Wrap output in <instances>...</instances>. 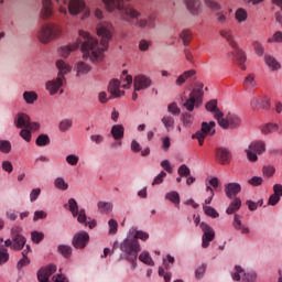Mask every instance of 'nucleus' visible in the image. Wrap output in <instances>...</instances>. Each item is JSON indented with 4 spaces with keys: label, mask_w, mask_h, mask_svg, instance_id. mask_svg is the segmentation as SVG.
Listing matches in <instances>:
<instances>
[{
    "label": "nucleus",
    "mask_w": 282,
    "mask_h": 282,
    "mask_svg": "<svg viewBox=\"0 0 282 282\" xmlns=\"http://www.w3.org/2000/svg\"><path fill=\"white\" fill-rule=\"evenodd\" d=\"M78 34L83 39V58L90 61V63H102L105 52L109 50V41L113 36V25L109 22H100L97 25V35L101 37L100 42L87 31L79 30Z\"/></svg>",
    "instance_id": "obj_1"
},
{
    "label": "nucleus",
    "mask_w": 282,
    "mask_h": 282,
    "mask_svg": "<svg viewBox=\"0 0 282 282\" xmlns=\"http://www.w3.org/2000/svg\"><path fill=\"white\" fill-rule=\"evenodd\" d=\"M102 3L106 7L107 12H120L121 21H135L134 28L139 30H147V28H155V17L148 15L142 17V12L131 6H124V0H102Z\"/></svg>",
    "instance_id": "obj_2"
},
{
    "label": "nucleus",
    "mask_w": 282,
    "mask_h": 282,
    "mask_svg": "<svg viewBox=\"0 0 282 282\" xmlns=\"http://www.w3.org/2000/svg\"><path fill=\"white\" fill-rule=\"evenodd\" d=\"M120 250L122 252L121 257L132 263V268H137L138 254L142 250L140 242L128 234L127 238L120 243Z\"/></svg>",
    "instance_id": "obj_3"
},
{
    "label": "nucleus",
    "mask_w": 282,
    "mask_h": 282,
    "mask_svg": "<svg viewBox=\"0 0 282 282\" xmlns=\"http://www.w3.org/2000/svg\"><path fill=\"white\" fill-rule=\"evenodd\" d=\"M63 33V29L56 24H44L37 32L40 43L47 45L54 39H58Z\"/></svg>",
    "instance_id": "obj_4"
},
{
    "label": "nucleus",
    "mask_w": 282,
    "mask_h": 282,
    "mask_svg": "<svg viewBox=\"0 0 282 282\" xmlns=\"http://www.w3.org/2000/svg\"><path fill=\"white\" fill-rule=\"evenodd\" d=\"M216 120L221 129H239L241 127V118L231 112L224 118V112L217 111Z\"/></svg>",
    "instance_id": "obj_5"
},
{
    "label": "nucleus",
    "mask_w": 282,
    "mask_h": 282,
    "mask_svg": "<svg viewBox=\"0 0 282 282\" xmlns=\"http://www.w3.org/2000/svg\"><path fill=\"white\" fill-rule=\"evenodd\" d=\"M215 127H217V123L215 121H203L200 124V130H198L196 133L192 135L193 140H197L199 147L204 145V141L206 140V137L215 135L216 130Z\"/></svg>",
    "instance_id": "obj_6"
},
{
    "label": "nucleus",
    "mask_w": 282,
    "mask_h": 282,
    "mask_svg": "<svg viewBox=\"0 0 282 282\" xmlns=\"http://www.w3.org/2000/svg\"><path fill=\"white\" fill-rule=\"evenodd\" d=\"M265 152V143L263 141H251L245 149L247 159L250 162H257L259 160L258 155Z\"/></svg>",
    "instance_id": "obj_7"
},
{
    "label": "nucleus",
    "mask_w": 282,
    "mask_h": 282,
    "mask_svg": "<svg viewBox=\"0 0 282 282\" xmlns=\"http://www.w3.org/2000/svg\"><path fill=\"white\" fill-rule=\"evenodd\" d=\"M82 12H84V15L82 19H88V17H90L91 11L89 9H87L85 1L83 0H70L68 2V13L72 17H78V14H80Z\"/></svg>",
    "instance_id": "obj_8"
},
{
    "label": "nucleus",
    "mask_w": 282,
    "mask_h": 282,
    "mask_svg": "<svg viewBox=\"0 0 282 282\" xmlns=\"http://www.w3.org/2000/svg\"><path fill=\"white\" fill-rule=\"evenodd\" d=\"M202 96H204V94L200 89H193L189 93L188 99H186L183 104V107H185V109L188 111H195V108L202 105Z\"/></svg>",
    "instance_id": "obj_9"
},
{
    "label": "nucleus",
    "mask_w": 282,
    "mask_h": 282,
    "mask_svg": "<svg viewBox=\"0 0 282 282\" xmlns=\"http://www.w3.org/2000/svg\"><path fill=\"white\" fill-rule=\"evenodd\" d=\"M153 85V80L151 77L147 75L139 74L134 76L133 79V87L134 91H144L145 89H149Z\"/></svg>",
    "instance_id": "obj_10"
},
{
    "label": "nucleus",
    "mask_w": 282,
    "mask_h": 282,
    "mask_svg": "<svg viewBox=\"0 0 282 282\" xmlns=\"http://www.w3.org/2000/svg\"><path fill=\"white\" fill-rule=\"evenodd\" d=\"M87 243H89V234L87 231H78L73 237V246L77 250H83L87 248Z\"/></svg>",
    "instance_id": "obj_11"
},
{
    "label": "nucleus",
    "mask_w": 282,
    "mask_h": 282,
    "mask_svg": "<svg viewBox=\"0 0 282 282\" xmlns=\"http://www.w3.org/2000/svg\"><path fill=\"white\" fill-rule=\"evenodd\" d=\"M200 229L204 232L202 237V240H203L202 247L208 248V246H210V241L215 239V230H213V228H210V226L206 223L200 224Z\"/></svg>",
    "instance_id": "obj_12"
},
{
    "label": "nucleus",
    "mask_w": 282,
    "mask_h": 282,
    "mask_svg": "<svg viewBox=\"0 0 282 282\" xmlns=\"http://www.w3.org/2000/svg\"><path fill=\"white\" fill-rule=\"evenodd\" d=\"M63 85H65V79H63L59 75L55 79L46 82L45 88L50 96H56Z\"/></svg>",
    "instance_id": "obj_13"
},
{
    "label": "nucleus",
    "mask_w": 282,
    "mask_h": 282,
    "mask_svg": "<svg viewBox=\"0 0 282 282\" xmlns=\"http://www.w3.org/2000/svg\"><path fill=\"white\" fill-rule=\"evenodd\" d=\"M79 47H83V39L80 36L79 39H77L76 42L66 46H62L58 50V54L59 56H62V58H67V56H69L72 52H76V50H78Z\"/></svg>",
    "instance_id": "obj_14"
},
{
    "label": "nucleus",
    "mask_w": 282,
    "mask_h": 282,
    "mask_svg": "<svg viewBox=\"0 0 282 282\" xmlns=\"http://www.w3.org/2000/svg\"><path fill=\"white\" fill-rule=\"evenodd\" d=\"M208 184L209 185H206L205 189L208 195V197L205 199V204L207 205L213 203V197H215V189L219 188V178L212 177L208 180Z\"/></svg>",
    "instance_id": "obj_15"
},
{
    "label": "nucleus",
    "mask_w": 282,
    "mask_h": 282,
    "mask_svg": "<svg viewBox=\"0 0 282 282\" xmlns=\"http://www.w3.org/2000/svg\"><path fill=\"white\" fill-rule=\"evenodd\" d=\"M108 91L112 96V98H122V96H124V90H122L120 79L110 80L108 85Z\"/></svg>",
    "instance_id": "obj_16"
},
{
    "label": "nucleus",
    "mask_w": 282,
    "mask_h": 282,
    "mask_svg": "<svg viewBox=\"0 0 282 282\" xmlns=\"http://www.w3.org/2000/svg\"><path fill=\"white\" fill-rule=\"evenodd\" d=\"M231 158H232V154H230V150L226 148L216 149V160L217 162H219V164H223V165L230 164Z\"/></svg>",
    "instance_id": "obj_17"
},
{
    "label": "nucleus",
    "mask_w": 282,
    "mask_h": 282,
    "mask_svg": "<svg viewBox=\"0 0 282 282\" xmlns=\"http://www.w3.org/2000/svg\"><path fill=\"white\" fill-rule=\"evenodd\" d=\"M54 272H56V265L50 264L37 272V279L40 282H50V276H52Z\"/></svg>",
    "instance_id": "obj_18"
},
{
    "label": "nucleus",
    "mask_w": 282,
    "mask_h": 282,
    "mask_svg": "<svg viewBox=\"0 0 282 282\" xmlns=\"http://www.w3.org/2000/svg\"><path fill=\"white\" fill-rule=\"evenodd\" d=\"M77 221L78 224H82L83 226H88V228L94 229L97 226L96 219L87 220V214L85 213V209H80L77 212Z\"/></svg>",
    "instance_id": "obj_19"
},
{
    "label": "nucleus",
    "mask_w": 282,
    "mask_h": 282,
    "mask_svg": "<svg viewBox=\"0 0 282 282\" xmlns=\"http://www.w3.org/2000/svg\"><path fill=\"white\" fill-rule=\"evenodd\" d=\"M252 109H268L270 107V99L268 97H253L251 99Z\"/></svg>",
    "instance_id": "obj_20"
},
{
    "label": "nucleus",
    "mask_w": 282,
    "mask_h": 282,
    "mask_svg": "<svg viewBox=\"0 0 282 282\" xmlns=\"http://www.w3.org/2000/svg\"><path fill=\"white\" fill-rule=\"evenodd\" d=\"M229 56H236L238 66L240 67V69H242V72H246L247 57L243 51H241L238 46H236V48H234V51L229 53Z\"/></svg>",
    "instance_id": "obj_21"
},
{
    "label": "nucleus",
    "mask_w": 282,
    "mask_h": 282,
    "mask_svg": "<svg viewBox=\"0 0 282 282\" xmlns=\"http://www.w3.org/2000/svg\"><path fill=\"white\" fill-rule=\"evenodd\" d=\"M225 193L229 199H232L241 193V185L239 183H228L225 185Z\"/></svg>",
    "instance_id": "obj_22"
},
{
    "label": "nucleus",
    "mask_w": 282,
    "mask_h": 282,
    "mask_svg": "<svg viewBox=\"0 0 282 282\" xmlns=\"http://www.w3.org/2000/svg\"><path fill=\"white\" fill-rule=\"evenodd\" d=\"M232 225H234L235 230H237L241 235H250V228L248 226L243 225V223H241V217L239 216V214H236L234 216Z\"/></svg>",
    "instance_id": "obj_23"
},
{
    "label": "nucleus",
    "mask_w": 282,
    "mask_h": 282,
    "mask_svg": "<svg viewBox=\"0 0 282 282\" xmlns=\"http://www.w3.org/2000/svg\"><path fill=\"white\" fill-rule=\"evenodd\" d=\"M223 39H226L227 43L232 47V50H237V41H235V35L232 34V30L230 29H223L219 32Z\"/></svg>",
    "instance_id": "obj_24"
},
{
    "label": "nucleus",
    "mask_w": 282,
    "mask_h": 282,
    "mask_svg": "<svg viewBox=\"0 0 282 282\" xmlns=\"http://www.w3.org/2000/svg\"><path fill=\"white\" fill-rule=\"evenodd\" d=\"M184 3L191 14H199L202 12V2L199 0H185Z\"/></svg>",
    "instance_id": "obj_25"
},
{
    "label": "nucleus",
    "mask_w": 282,
    "mask_h": 282,
    "mask_svg": "<svg viewBox=\"0 0 282 282\" xmlns=\"http://www.w3.org/2000/svg\"><path fill=\"white\" fill-rule=\"evenodd\" d=\"M74 72H76V76H87L89 72H91V65L85 63V62H77Z\"/></svg>",
    "instance_id": "obj_26"
},
{
    "label": "nucleus",
    "mask_w": 282,
    "mask_h": 282,
    "mask_svg": "<svg viewBox=\"0 0 282 282\" xmlns=\"http://www.w3.org/2000/svg\"><path fill=\"white\" fill-rule=\"evenodd\" d=\"M56 67L58 69V74L57 76H61L62 79L65 80V75L69 74V72H72V66L67 63H65V61L59 59L56 62Z\"/></svg>",
    "instance_id": "obj_27"
},
{
    "label": "nucleus",
    "mask_w": 282,
    "mask_h": 282,
    "mask_svg": "<svg viewBox=\"0 0 282 282\" xmlns=\"http://www.w3.org/2000/svg\"><path fill=\"white\" fill-rule=\"evenodd\" d=\"M14 124L18 129H28L30 127V117L25 113H20L15 118Z\"/></svg>",
    "instance_id": "obj_28"
},
{
    "label": "nucleus",
    "mask_w": 282,
    "mask_h": 282,
    "mask_svg": "<svg viewBox=\"0 0 282 282\" xmlns=\"http://www.w3.org/2000/svg\"><path fill=\"white\" fill-rule=\"evenodd\" d=\"M264 63L269 69H271V72H279V69H281V63H279V61L271 55L264 56Z\"/></svg>",
    "instance_id": "obj_29"
},
{
    "label": "nucleus",
    "mask_w": 282,
    "mask_h": 282,
    "mask_svg": "<svg viewBox=\"0 0 282 282\" xmlns=\"http://www.w3.org/2000/svg\"><path fill=\"white\" fill-rule=\"evenodd\" d=\"M195 74H196L195 69L185 70L183 74H181L176 78V80H175L176 87H182V85H184V83H186V80H188V78H193V76H195Z\"/></svg>",
    "instance_id": "obj_30"
},
{
    "label": "nucleus",
    "mask_w": 282,
    "mask_h": 282,
    "mask_svg": "<svg viewBox=\"0 0 282 282\" xmlns=\"http://www.w3.org/2000/svg\"><path fill=\"white\" fill-rule=\"evenodd\" d=\"M110 133L113 140H117V141L122 140L124 138V126L122 124L112 126Z\"/></svg>",
    "instance_id": "obj_31"
},
{
    "label": "nucleus",
    "mask_w": 282,
    "mask_h": 282,
    "mask_svg": "<svg viewBox=\"0 0 282 282\" xmlns=\"http://www.w3.org/2000/svg\"><path fill=\"white\" fill-rule=\"evenodd\" d=\"M119 83L122 89H129V87H131V85L133 84V77L129 75L127 70H123L119 79Z\"/></svg>",
    "instance_id": "obj_32"
},
{
    "label": "nucleus",
    "mask_w": 282,
    "mask_h": 282,
    "mask_svg": "<svg viewBox=\"0 0 282 282\" xmlns=\"http://www.w3.org/2000/svg\"><path fill=\"white\" fill-rule=\"evenodd\" d=\"M22 96L26 105H34L39 100V94L34 90H25Z\"/></svg>",
    "instance_id": "obj_33"
},
{
    "label": "nucleus",
    "mask_w": 282,
    "mask_h": 282,
    "mask_svg": "<svg viewBox=\"0 0 282 282\" xmlns=\"http://www.w3.org/2000/svg\"><path fill=\"white\" fill-rule=\"evenodd\" d=\"M128 235L132 239H135V241H138V239H141V241H147V239H149V232L138 229H130Z\"/></svg>",
    "instance_id": "obj_34"
},
{
    "label": "nucleus",
    "mask_w": 282,
    "mask_h": 282,
    "mask_svg": "<svg viewBox=\"0 0 282 282\" xmlns=\"http://www.w3.org/2000/svg\"><path fill=\"white\" fill-rule=\"evenodd\" d=\"M52 14V0H42V19H50Z\"/></svg>",
    "instance_id": "obj_35"
},
{
    "label": "nucleus",
    "mask_w": 282,
    "mask_h": 282,
    "mask_svg": "<svg viewBox=\"0 0 282 282\" xmlns=\"http://www.w3.org/2000/svg\"><path fill=\"white\" fill-rule=\"evenodd\" d=\"M25 243H28V240L24 236H15L13 237L12 250H23V248H25Z\"/></svg>",
    "instance_id": "obj_36"
},
{
    "label": "nucleus",
    "mask_w": 282,
    "mask_h": 282,
    "mask_svg": "<svg viewBox=\"0 0 282 282\" xmlns=\"http://www.w3.org/2000/svg\"><path fill=\"white\" fill-rule=\"evenodd\" d=\"M235 19L237 23H246L248 21V11L243 8H239L235 12Z\"/></svg>",
    "instance_id": "obj_37"
},
{
    "label": "nucleus",
    "mask_w": 282,
    "mask_h": 282,
    "mask_svg": "<svg viewBox=\"0 0 282 282\" xmlns=\"http://www.w3.org/2000/svg\"><path fill=\"white\" fill-rule=\"evenodd\" d=\"M204 3L212 12H220L224 8L217 0H204Z\"/></svg>",
    "instance_id": "obj_38"
},
{
    "label": "nucleus",
    "mask_w": 282,
    "mask_h": 282,
    "mask_svg": "<svg viewBox=\"0 0 282 282\" xmlns=\"http://www.w3.org/2000/svg\"><path fill=\"white\" fill-rule=\"evenodd\" d=\"M215 20L218 25H226L228 23V12L223 10L216 12Z\"/></svg>",
    "instance_id": "obj_39"
},
{
    "label": "nucleus",
    "mask_w": 282,
    "mask_h": 282,
    "mask_svg": "<svg viewBox=\"0 0 282 282\" xmlns=\"http://www.w3.org/2000/svg\"><path fill=\"white\" fill-rule=\"evenodd\" d=\"M241 208V198H235L228 206L226 213L227 215H234V213H237Z\"/></svg>",
    "instance_id": "obj_40"
},
{
    "label": "nucleus",
    "mask_w": 282,
    "mask_h": 282,
    "mask_svg": "<svg viewBox=\"0 0 282 282\" xmlns=\"http://www.w3.org/2000/svg\"><path fill=\"white\" fill-rule=\"evenodd\" d=\"M161 122L164 124V127L167 131L173 130V127H175V119L173 117H171V115H165L161 119Z\"/></svg>",
    "instance_id": "obj_41"
},
{
    "label": "nucleus",
    "mask_w": 282,
    "mask_h": 282,
    "mask_svg": "<svg viewBox=\"0 0 282 282\" xmlns=\"http://www.w3.org/2000/svg\"><path fill=\"white\" fill-rule=\"evenodd\" d=\"M206 109L208 111H210V113H214V118L215 120H217V111H221L219 110V108H217V100L216 99H212L206 104Z\"/></svg>",
    "instance_id": "obj_42"
},
{
    "label": "nucleus",
    "mask_w": 282,
    "mask_h": 282,
    "mask_svg": "<svg viewBox=\"0 0 282 282\" xmlns=\"http://www.w3.org/2000/svg\"><path fill=\"white\" fill-rule=\"evenodd\" d=\"M245 87H257V75L253 73L248 74L243 80Z\"/></svg>",
    "instance_id": "obj_43"
},
{
    "label": "nucleus",
    "mask_w": 282,
    "mask_h": 282,
    "mask_svg": "<svg viewBox=\"0 0 282 282\" xmlns=\"http://www.w3.org/2000/svg\"><path fill=\"white\" fill-rule=\"evenodd\" d=\"M97 208L100 210V213H111L113 210V204L107 202H98Z\"/></svg>",
    "instance_id": "obj_44"
},
{
    "label": "nucleus",
    "mask_w": 282,
    "mask_h": 282,
    "mask_svg": "<svg viewBox=\"0 0 282 282\" xmlns=\"http://www.w3.org/2000/svg\"><path fill=\"white\" fill-rule=\"evenodd\" d=\"M262 133L269 134L274 133V131H279V124L276 123H267L261 127Z\"/></svg>",
    "instance_id": "obj_45"
},
{
    "label": "nucleus",
    "mask_w": 282,
    "mask_h": 282,
    "mask_svg": "<svg viewBox=\"0 0 282 282\" xmlns=\"http://www.w3.org/2000/svg\"><path fill=\"white\" fill-rule=\"evenodd\" d=\"M165 198L169 199V202H172V204H174L175 206L180 205V193L173 191V192H169L165 195Z\"/></svg>",
    "instance_id": "obj_46"
},
{
    "label": "nucleus",
    "mask_w": 282,
    "mask_h": 282,
    "mask_svg": "<svg viewBox=\"0 0 282 282\" xmlns=\"http://www.w3.org/2000/svg\"><path fill=\"white\" fill-rule=\"evenodd\" d=\"M139 260L142 263H145V265H155V262H153V259L151 258V254H149V252L143 251L140 256H139Z\"/></svg>",
    "instance_id": "obj_47"
},
{
    "label": "nucleus",
    "mask_w": 282,
    "mask_h": 282,
    "mask_svg": "<svg viewBox=\"0 0 282 282\" xmlns=\"http://www.w3.org/2000/svg\"><path fill=\"white\" fill-rule=\"evenodd\" d=\"M74 124V121H72V119H63L59 124H58V129L59 131H62L63 133H65L66 131H69L70 127Z\"/></svg>",
    "instance_id": "obj_48"
},
{
    "label": "nucleus",
    "mask_w": 282,
    "mask_h": 282,
    "mask_svg": "<svg viewBox=\"0 0 282 282\" xmlns=\"http://www.w3.org/2000/svg\"><path fill=\"white\" fill-rule=\"evenodd\" d=\"M203 210L205 215H207V217H212V219H217V217H219V213L216 212L215 208L212 206L204 205Z\"/></svg>",
    "instance_id": "obj_49"
},
{
    "label": "nucleus",
    "mask_w": 282,
    "mask_h": 282,
    "mask_svg": "<svg viewBox=\"0 0 282 282\" xmlns=\"http://www.w3.org/2000/svg\"><path fill=\"white\" fill-rule=\"evenodd\" d=\"M54 185L58 188V191H67V188H69V185L67 184V182H65V178L63 177L55 178Z\"/></svg>",
    "instance_id": "obj_50"
},
{
    "label": "nucleus",
    "mask_w": 282,
    "mask_h": 282,
    "mask_svg": "<svg viewBox=\"0 0 282 282\" xmlns=\"http://www.w3.org/2000/svg\"><path fill=\"white\" fill-rule=\"evenodd\" d=\"M68 206L73 217H76V215H78V203L76 202V199L69 198Z\"/></svg>",
    "instance_id": "obj_51"
},
{
    "label": "nucleus",
    "mask_w": 282,
    "mask_h": 282,
    "mask_svg": "<svg viewBox=\"0 0 282 282\" xmlns=\"http://www.w3.org/2000/svg\"><path fill=\"white\" fill-rule=\"evenodd\" d=\"M37 147H47L50 144V137L47 134H40L36 139Z\"/></svg>",
    "instance_id": "obj_52"
},
{
    "label": "nucleus",
    "mask_w": 282,
    "mask_h": 282,
    "mask_svg": "<svg viewBox=\"0 0 282 282\" xmlns=\"http://www.w3.org/2000/svg\"><path fill=\"white\" fill-rule=\"evenodd\" d=\"M10 259V253H8V249L0 247V265L3 263H8Z\"/></svg>",
    "instance_id": "obj_53"
},
{
    "label": "nucleus",
    "mask_w": 282,
    "mask_h": 282,
    "mask_svg": "<svg viewBox=\"0 0 282 282\" xmlns=\"http://www.w3.org/2000/svg\"><path fill=\"white\" fill-rule=\"evenodd\" d=\"M0 151L1 153H10V151H12V144L10 141L0 140Z\"/></svg>",
    "instance_id": "obj_54"
},
{
    "label": "nucleus",
    "mask_w": 282,
    "mask_h": 282,
    "mask_svg": "<svg viewBox=\"0 0 282 282\" xmlns=\"http://www.w3.org/2000/svg\"><path fill=\"white\" fill-rule=\"evenodd\" d=\"M177 173L181 177H188V175H191V167L186 164H182L178 167Z\"/></svg>",
    "instance_id": "obj_55"
},
{
    "label": "nucleus",
    "mask_w": 282,
    "mask_h": 282,
    "mask_svg": "<svg viewBox=\"0 0 282 282\" xmlns=\"http://www.w3.org/2000/svg\"><path fill=\"white\" fill-rule=\"evenodd\" d=\"M252 47H253V50H254V52H256V54H257L258 56H263L264 48H263V44H261V42L254 41V42L252 43Z\"/></svg>",
    "instance_id": "obj_56"
},
{
    "label": "nucleus",
    "mask_w": 282,
    "mask_h": 282,
    "mask_svg": "<svg viewBox=\"0 0 282 282\" xmlns=\"http://www.w3.org/2000/svg\"><path fill=\"white\" fill-rule=\"evenodd\" d=\"M167 111L169 113H172V116H180V113H182V110L175 102H172L167 106Z\"/></svg>",
    "instance_id": "obj_57"
},
{
    "label": "nucleus",
    "mask_w": 282,
    "mask_h": 282,
    "mask_svg": "<svg viewBox=\"0 0 282 282\" xmlns=\"http://www.w3.org/2000/svg\"><path fill=\"white\" fill-rule=\"evenodd\" d=\"M58 252H61V254H63L65 258L70 257L72 256V247H69L67 245H61L58 247Z\"/></svg>",
    "instance_id": "obj_58"
},
{
    "label": "nucleus",
    "mask_w": 282,
    "mask_h": 282,
    "mask_svg": "<svg viewBox=\"0 0 282 282\" xmlns=\"http://www.w3.org/2000/svg\"><path fill=\"white\" fill-rule=\"evenodd\" d=\"M267 43H282V32L276 31L272 37H269Z\"/></svg>",
    "instance_id": "obj_59"
},
{
    "label": "nucleus",
    "mask_w": 282,
    "mask_h": 282,
    "mask_svg": "<svg viewBox=\"0 0 282 282\" xmlns=\"http://www.w3.org/2000/svg\"><path fill=\"white\" fill-rule=\"evenodd\" d=\"M150 47H151V41H149V40H141V41H139V50H140V52H149Z\"/></svg>",
    "instance_id": "obj_60"
},
{
    "label": "nucleus",
    "mask_w": 282,
    "mask_h": 282,
    "mask_svg": "<svg viewBox=\"0 0 282 282\" xmlns=\"http://www.w3.org/2000/svg\"><path fill=\"white\" fill-rule=\"evenodd\" d=\"M44 235L43 232H39V231H32L31 232V239L33 241V243H41V240L44 239Z\"/></svg>",
    "instance_id": "obj_61"
},
{
    "label": "nucleus",
    "mask_w": 282,
    "mask_h": 282,
    "mask_svg": "<svg viewBox=\"0 0 282 282\" xmlns=\"http://www.w3.org/2000/svg\"><path fill=\"white\" fill-rule=\"evenodd\" d=\"M248 184H250V186H261L263 184V177L253 176L248 180Z\"/></svg>",
    "instance_id": "obj_62"
},
{
    "label": "nucleus",
    "mask_w": 282,
    "mask_h": 282,
    "mask_svg": "<svg viewBox=\"0 0 282 282\" xmlns=\"http://www.w3.org/2000/svg\"><path fill=\"white\" fill-rule=\"evenodd\" d=\"M194 118L192 117L191 113H185L182 116V122L184 127H191L193 124Z\"/></svg>",
    "instance_id": "obj_63"
},
{
    "label": "nucleus",
    "mask_w": 282,
    "mask_h": 282,
    "mask_svg": "<svg viewBox=\"0 0 282 282\" xmlns=\"http://www.w3.org/2000/svg\"><path fill=\"white\" fill-rule=\"evenodd\" d=\"M78 155L69 154L66 156V162L69 164V166H76L78 164Z\"/></svg>",
    "instance_id": "obj_64"
}]
</instances>
